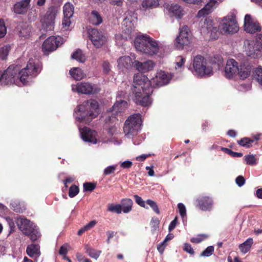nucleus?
<instances>
[{"instance_id":"nucleus-29","label":"nucleus","mask_w":262,"mask_h":262,"mask_svg":"<svg viewBox=\"0 0 262 262\" xmlns=\"http://www.w3.org/2000/svg\"><path fill=\"white\" fill-rule=\"evenodd\" d=\"M159 5V0H143L141 4V9L147 10L157 8Z\"/></svg>"},{"instance_id":"nucleus-32","label":"nucleus","mask_w":262,"mask_h":262,"mask_svg":"<svg viewBox=\"0 0 262 262\" xmlns=\"http://www.w3.org/2000/svg\"><path fill=\"white\" fill-rule=\"evenodd\" d=\"M253 243V240L252 238H248L243 243L239 246V248L243 253H246L250 250Z\"/></svg>"},{"instance_id":"nucleus-35","label":"nucleus","mask_w":262,"mask_h":262,"mask_svg":"<svg viewBox=\"0 0 262 262\" xmlns=\"http://www.w3.org/2000/svg\"><path fill=\"white\" fill-rule=\"evenodd\" d=\"M169 11L178 18H180L183 14L182 8L178 5H171Z\"/></svg>"},{"instance_id":"nucleus-39","label":"nucleus","mask_w":262,"mask_h":262,"mask_svg":"<svg viewBox=\"0 0 262 262\" xmlns=\"http://www.w3.org/2000/svg\"><path fill=\"white\" fill-rule=\"evenodd\" d=\"M71 57L72 58L76 60L79 62H84L85 61V57L80 50H76L73 53Z\"/></svg>"},{"instance_id":"nucleus-51","label":"nucleus","mask_w":262,"mask_h":262,"mask_svg":"<svg viewBox=\"0 0 262 262\" xmlns=\"http://www.w3.org/2000/svg\"><path fill=\"white\" fill-rule=\"evenodd\" d=\"M134 197L136 203L138 205H139V206H140L142 207H144L145 208H148V207H146L145 205V202L143 201V200L142 199L141 197H140V196H139L138 195H134Z\"/></svg>"},{"instance_id":"nucleus-33","label":"nucleus","mask_w":262,"mask_h":262,"mask_svg":"<svg viewBox=\"0 0 262 262\" xmlns=\"http://www.w3.org/2000/svg\"><path fill=\"white\" fill-rule=\"evenodd\" d=\"M84 249L88 255L95 259H97L101 253V251L92 248L88 245L85 246Z\"/></svg>"},{"instance_id":"nucleus-30","label":"nucleus","mask_w":262,"mask_h":262,"mask_svg":"<svg viewBox=\"0 0 262 262\" xmlns=\"http://www.w3.org/2000/svg\"><path fill=\"white\" fill-rule=\"evenodd\" d=\"M132 59L128 56L121 57L118 60V67L120 69L123 70V69H127L131 66Z\"/></svg>"},{"instance_id":"nucleus-57","label":"nucleus","mask_w":262,"mask_h":262,"mask_svg":"<svg viewBox=\"0 0 262 262\" xmlns=\"http://www.w3.org/2000/svg\"><path fill=\"white\" fill-rule=\"evenodd\" d=\"M245 178L242 176H238L235 179V183L239 187L243 186L245 184Z\"/></svg>"},{"instance_id":"nucleus-43","label":"nucleus","mask_w":262,"mask_h":262,"mask_svg":"<svg viewBox=\"0 0 262 262\" xmlns=\"http://www.w3.org/2000/svg\"><path fill=\"white\" fill-rule=\"evenodd\" d=\"M160 223L159 220L157 218H152L150 221V225H151V232L152 234H154L155 232L158 230L159 228V225Z\"/></svg>"},{"instance_id":"nucleus-60","label":"nucleus","mask_w":262,"mask_h":262,"mask_svg":"<svg viewBox=\"0 0 262 262\" xmlns=\"http://www.w3.org/2000/svg\"><path fill=\"white\" fill-rule=\"evenodd\" d=\"M132 162L130 161H125L120 163V167L122 168H129L132 166Z\"/></svg>"},{"instance_id":"nucleus-58","label":"nucleus","mask_w":262,"mask_h":262,"mask_svg":"<svg viewBox=\"0 0 262 262\" xmlns=\"http://www.w3.org/2000/svg\"><path fill=\"white\" fill-rule=\"evenodd\" d=\"M102 68L104 73H108L111 69L110 63L107 61H104L102 63Z\"/></svg>"},{"instance_id":"nucleus-54","label":"nucleus","mask_w":262,"mask_h":262,"mask_svg":"<svg viewBox=\"0 0 262 262\" xmlns=\"http://www.w3.org/2000/svg\"><path fill=\"white\" fill-rule=\"evenodd\" d=\"M183 250L190 254V255H193L194 253V251L193 248L191 247V246L188 243L184 244Z\"/></svg>"},{"instance_id":"nucleus-27","label":"nucleus","mask_w":262,"mask_h":262,"mask_svg":"<svg viewBox=\"0 0 262 262\" xmlns=\"http://www.w3.org/2000/svg\"><path fill=\"white\" fill-rule=\"evenodd\" d=\"M27 254L31 257H38L40 255V246L38 244H31L26 249Z\"/></svg>"},{"instance_id":"nucleus-8","label":"nucleus","mask_w":262,"mask_h":262,"mask_svg":"<svg viewBox=\"0 0 262 262\" xmlns=\"http://www.w3.org/2000/svg\"><path fill=\"white\" fill-rule=\"evenodd\" d=\"M125 15L122 24L124 28L121 36L122 39L127 40L132 39L136 34L135 28L137 21V15L132 11L127 12Z\"/></svg>"},{"instance_id":"nucleus-44","label":"nucleus","mask_w":262,"mask_h":262,"mask_svg":"<svg viewBox=\"0 0 262 262\" xmlns=\"http://www.w3.org/2000/svg\"><path fill=\"white\" fill-rule=\"evenodd\" d=\"M178 208L179 212L182 218L183 221L184 222L185 218L186 217V207L183 203H180L178 204Z\"/></svg>"},{"instance_id":"nucleus-49","label":"nucleus","mask_w":262,"mask_h":262,"mask_svg":"<svg viewBox=\"0 0 262 262\" xmlns=\"http://www.w3.org/2000/svg\"><path fill=\"white\" fill-rule=\"evenodd\" d=\"M117 166V165H113L107 166L104 169V174L108 175L113 173L116 170Z\"/></svg>"},{"instance_id":"nucleus-28","label":"nucleus","mask_w":262,"mask_h":262,"mask_svg":"<svg viewBox=\"0 0 262 262\" xmlns=\"http://www.w3.org/2000/svg\"><path fill=\"white\" fill-rule=\"evenodd\" d=\"M119 204L122 212L124 213H128L132 210L133 202L130 199L125 198L121 200Z\"/></svg>"},{"instance_id":"nucleus-13","label":"nucleus","mask_w":262,"mask_h":262,"mask_svg":"<svg viewBox=\"0 0 262 262\" xmlns=\"http://www.w3.org/2000/svg\"><path fill=\"white\" fill-rule=\"evenodd\" d=\"M64 42V39L59 36H50L43 42L42 50L45 54L53 52Z\"/></svg>"},{"instance_id":"nucleus-19","label":"nucleus","mask_w":262,"mask_h":262,"mask_svg":"<svg viewBox=\"0 0 262 262\" xmlns=\"http://www.w3.org/2000/svg\"><path fill=\"white\" fill-rule=\"evenodd\" d=\"M196 206L204 211H211L213 207L212 198L209 196L201 195L196 199Z\"/></svg>"},{"instance_id":"nucleus-9","label":"nucleus","mask_w":262,"mask_h":262,"mask_svg":"<svg viewBox=\"0 0 262 262\" xmlns=\"http://www.w3.org/2000/svg\"><path fill=\"white\" fill-rule=\"evenodd\" d=\"M244 49L247 56L256 58L262 52V34H258L255 40L245 39Z\"/></svg>"},{"instance_id":"nucleus-48","label":"nucleus","mask_w":262,"mask_h":262,"mask_svg":"<svg viewBox=\"0 0 262 262\" xmlns=\"http://www.w3.org/2000/svg\"><path fill=\"white\" fill-rule=\"evenodd\" d=\"M146 203L152 209V210L156 213H157V214L160 213V210L159 209L158 205L155 201H154L148 199L146 201Z\"/></svg>"},{"instance_id":"nucleus-17","label":"nucleus","mask_w":262,"mask_h":262,"mask_svg":"<svg viewBox=\"0 0 262 262\" xmlns=\"http://www.w3.org/2000/svg\"><path fill=\"white\" fill-rule=\"evenodd\" d=\"M72 90L73 92L83 94H94L97 91L91 83L83 82H78L75 85L73 84Z\"/></svg>"},{"instance_id":"nucleus-21","label":"nucleus","mask_w":262,"mask_h":262,"mask_svg":"<svg viewBox=\"0 0 262 262\" xmlns=\"http://www.w3.org/2000/svg\"><path fill=\"white\" fill-rule=\"evenodd\" d=\"M16 223L20 230L25 234L29 235L36 226L29 220L19 217L17 219Z\"/></svg>"},{"instance_id":"nucleus-56","label":"nucleus","mask_w":262,"mask_h":262,"mask_svg":"<svg viewBox=\"0 0 262 262\" xmlns=\"http://www.w3.org/2000/svg\"><path fill=\"white\" fill-rule=\"evenodd\" d=\"M5 219L9 225L10 230H13L15 228V224L13 219L9 216H6L5 217Z\"/></svg>"},{"instance_id":"nucleus-38","label":"nucleus","mask_w":262,"mask_h":262,"mask_svg":"<svg viewBox=\"0 0 262 262\" xmlns=\"http://www.w3.org/2000/svg\"><path fill=\"white\" fill-rule=\"evenodd\" d=\"M11 49V46L9 45H6L0 48V58L5 60L7 58L9 53Z\"/></svg>"},{"instance_id":"nucleus-15","label":"nucleus","mask_w":262,"mask_h":262,"mask_svg":"<svg viewBox=\"0 0 262 262\" xmlns=\"http://www.w3.org/2000/svg\"><path fill=\"white\" fill-rule=\"evenodd\" d=\"M88 32L90 39L96 48H100L105 43L106 38L102 32L96 29H90Z\"/></svg>"},{"instance_id":"nucleus-62","label":"nucleus","mask_w":262,"mask_h":262,"mask_svg":"<svg viewBox=\"0 0 262 262\" xmlns=\"http://www.w3.org/2000/svg\"><path fill=\"white\" fill-rule=\"evenodd\" d=\"M123 1L124 0H110V4L113 5L121 7L122 6Z\"/></svg>"},{"instance_id":"nucleus-3","label":"nucleus","mask_w":262,"mask_h":262,"mask_svg":"<svg viewBox=\"0 0 262 262\" xmlns=\"http://www.w3.org/2000/svg\"><path fill=\"white\" fill-rule=\"evenodd\" d=\"M99 114V104L97 101L90 99L78 105L74 113L75 119L78 122H90Z\"/></svg>"},{"instance_id":"nucleus-26","label":"nucleus","mask_w":262,"mask_h":262,"mask_svg":"<svg viewBox=\"0 0 262 262\" xmlns=\"http://www.w3.org/2000/svg\"><path fill=\"white\" fill-rule=\"evenodd\" d=\"M216 2V0H210L209 2L205 5L204 8L199 11L198 17H200L209 14L215 6Z\"/></svg>"},{"instance_id":"nucleus-2","label":"nucleus","mask_w":262,"mask_h":262,"mask_svg":"<svg viewBox=\"0 0 262 262\" xmlns=\"http://www.w3.org/2000/svg\"><path fill=\"white\" fill-rule=\"evenodd\" d=\"M41 70V66L31 58L25 68L20 71L18 65L10 66L4 71H0V85L15 84L21 86L28 84L33 78L37 76Z\"/></svg>"},{"instance_id":"nucleus-34","label":"nucleus","mask_w":262,"mask_h":262,"mask_svg":"<svg viewBox=\"0 0 262 262\" xmlns=\"http://www.w3.org/2000/svg\"><path fill=\"white\" fill-rule=\"evenodd\" d=\"M74 7L70 3H67L63 7V15L64 17H72L74 14Z\"/></svg>"},{"instance_id":"nucleus-40","label":"nucleus","mask_w":262,"mask_h":262,"mask_svg":"<svg viewBox=\"0 0 262 262\" xmlns=\"http://www.w3.org/2000/svg\"><path fill=\"white\" fill-rule=\"evenodd\" d=\"M253 142V140H251L247 137H245L238 141L237 143L241 146L249 148L252 146Z\"/></svg>"},{"instance_id":"nucleus-1","label":"nucleus","mask_w":262,"mask_h":262,"mask_svg":"<svg viewBox=\"0 0 262 262\" xmlns=\"http://www.w3.org/2000/svg\"><path fill=\"white\" fill-rule=\"evenodd\" d=\"M171 77L170 74L163 71H158L156 77L151 81L142 74H135L134 76V84L131 88L134 95V101L143 106H149L152 103L150 97L153 92L151 83L157 86H162L167 84Z\"/></svg>"},{"instance_id":"nucleus-47","label":"nucleus","mask_w":262,"mask_h":262,"mask_svg":"<svg viewBox=\"0 0 262 262\" xmlns=\"http://www.w3.org/2000/svg\"><path fill=\"white\" fill-rule=\"evenodd\" d=\"M208 236L206 234H199L196 237H192L190 241L192 243L199 244L203 241L205 238H207Z\"/></svg>"},{"instance_id":"nucleus-55","label":"nucleus","mask_w":262,"mask_h":262,"mask_svg":"<svg viewBox=\"0 0 262 262\" xmlns=\"http://www.w3.org/2000/svg\"><path fill=\"white\" fill-rule=\"evenodd\" d=\"M185 62V59L182 56H178L176 58V69H177L182 67Z\"/></svg>"},{"instance_id":"nucleus-11","label":"nucleus","mask_w":262,"mask_h":262,"mask_svg":"<svg viewBox=\"0 0 262 262\" xmlns=\"http://www.w3.org/2000/svg\"><path fill=\"white\" fill-rule=\"evenodd\" d=\"M220 28L224 33H233L238 31V27L236 20V13L234 11L230 12L223 18Z\"/></svg>"},{"instance_id":"nucleus-42","label":"nucleus","mask_w":262,"mask_h":262,"mask_svg":"<svg viewBox=\"0 0 262 262\" xmlns=\"http://www.w3.org/2000/svg\"><path fill=\"white\" fill-rule=\"evenodd\" d=\"M31 232H30V233L29 234V235H27L28 236H29L30 239L32 241L34 242L36 240H37L40 237V233L38 231V229L37 228V227H35V228H33V230H32Z\"/></svg>"},{"instance_id":"nucleus-50","label":"nucleus","mask_w":262,"mask_h":262,"mask_svg":"<svg viewBox=\"0 0 262 262\" xmlns=\"http://www.w3.org/2000/svg\"><path fill=\"white\" fill-rule=\"evenodd\" d=\"M85 191H92L96 187V185L92 183L86 182L83 185Z\"/></svg>"},{"instance_id":"nucleus-6","label":"nucleus","mask_w":262,"mask_h":262,"mask_svg":"<svg viewBox=\"0 0 262 262\" xmlns=\"http://www.w3.org/2000/svg\"><path fill=\"white\" fill-rule=\"evenodd\" d=\"M224 76L228 79H232L238 75L241 79L247 78L251 72V67L245 64L238 63L233 59L227 60L224 69Z\"/></svg>"},{"instance_id":"nucleus-64","label":"nucleus","mask_w":262,"mask_h":262,"mask_svg":"<svg viewBox=\"0 0 262 262\" xmlns=\"http://www.w3.org/2000/svg\"><path fill=\"white\" fill-rule=\"evenodd\" d=\"M97 222L96 221H92L90 223H89L88 224L85 225V228L87 229V230H89L93 228L96 224Z\"/></svg>"},{"instance_id":"nucleus-24","label":"nucleus","mask_w":262,"mask_h":262,"mask_svg":"<svg viewBox=\"0 0 262 262\" xmlns=\"http://www.w3.org/2000/svg\"><path fill=\"white\" fill-rule=\"evenodd\" d=\"M89 23L94 26H99L103 22L100 13L97 10H93L88 15Z\"/></svg>"},{"instance_id":"nucleus-41","label":"nucleus","mask_w":262,"mask_h":262,"mask_svg":"<svg viewBox=\"0 0 262 262\" xmlns=\"http://www.w3.org/2000/svg\"><path fill=\"white\" fill-rule=\"evenodd\" d=\"M107 210L112 213H116L117 214H120L122 213V210L119 204H110L107 206Z\"/></svg>"},{"instance_id":"nucleus-45","label":"nucleus","mask_w":262,"mask_h":262,"mask_svg":"<svg viewBox=\"0 0 262 262\" xmlns=\"http://www.w3.org/2000/svg\"><path fill=\"white\" fill-rule=\"evenodd\" d=\"M214 251V247L210 246L207 247L200 254L201 257H209L211 256Z\"/></svg>"},{"instance_id":"nucleus-14","label":"nucleus","mask_w":262,"mask_h":262,"mask_svg":"<svg viewBox=\"0 0 262 262\" xmlns=\"http://www.w3.org/2000/svg\"><path fill=\"white\" fill-rule=\"evenodd\" d=\"M191 34L189 28L183 26L180 30L179 35L176 38V47L178 49H182L184 46L188 45L191 39Z\"/></svg>"},{"instance_id":"nucleus-4","label":"nucleus","mask_w":262,"mask_h":262,"mask_svg":"<svg viewBox=\"0 0 262 262\" xmlns=\"http://www.w3.org/2000/svg\"><path fill=\"white\" fill-rule=\"evenodd\" d=\"M213 63L202 55H196L192 60V67L189 70L192 73L199 78H206L213 74Z\"/></svg>"},{"instance_id":"nucleus-7","label":"nucleus","mask_w":262,"mask_h":262,"mask_svg":"<svg viewBox=\"0 0 262 262\" xmlns=\"http://www.w3.org/2000/svg\"><path fill=\"white\" fill-rule=\"evenodd\" d=\"M142 121L140 114H133L126 119L124 123L123 130L125 136L128 138H133L141 129Z\"/></svg>"},{"instance_id":"nucleus-25","label":"nucleus","mask_w":262,"mask_h":262,"mask_svg":"<svg viewBox=\"0 0 262 262\" xmlns=\"http://www.w3.org/2000/svg\"><path fill=\"white\" fill-rule=\"evenodd\" d=\"M10 205L11 209L17 213H23L26 209L25 203L17 199L11 200Z\"/></svg>"},{"instance_id":"nucleus-12","label":"nucleus","mask_w":262,"mask_h":262,"mask_svg":"<svg viewBox=\"0 0 262 262\" xmlns=\"http://www.w3.org/2000/svg\"><path fill=\"white\" fill-rule=\"evenodd\" d=\"M58 13V9L55 6L50 7L43 17L41 19V29L52 31L54 28L55 19Z\"/></svg>"},{"instance_id":"nucleus-10","label":"nucleus","mask_w":262,"mask_h":262,"mask_svg":"<svg viewBox=\"0 0 262 262\" xmlns=\"http://www.w3.org/2000/svg\"><path fill=\"white\" fill-rule=\"evenodd\" d=\"M201 33L204 35L209 36L210 39H216L219 36L217 25L210 18H205L200 22Z\"/></svg>"},{"instance_id":"nucleus-52","label":"nucleus","mask_w":262,"mask_h":262,"mask_svg":"<svg viewBox=\"0 0 262 262\" xmlns=\"http://www.w3.org/2000/svg\"><path fill=\"white\" fill-rule=\"evenodd\" d=\"M6 33L7 29L4 21L2 20H0V38L4 37Z\"/></svg>"},{"instance_id":"nucleus-46","label":"nucleus","mask_w":262,"mask_h":262,"mask_svg":"<svg viewBox=\"0 0 262 262\" xmlns=\"http://www.w3.org/2000/svg\"><path fill=\"white\" fill-rule=\"evenodd\" d=\"M79 193V188L75 185H72L69 188V196L70 198L75 196Z\"/></svg>"},{"instance_id":"nucleus-5","label":"nucleus","mask_w":262,"mask_h":262,"mask_svg":"<svg viewBox=\"0 0 262 262\" xmlns=\"http://www.w3.org/2000/svg\"><path fill=\"white\" fill-rule=\"evenodd\" d=\"M134 46L137 51L150 56L157 54L159 50L158 41L146 34L137 35Z\"/></svg>"},{"instance_id":"nucleus-22","label":"nucleus","mask_w":262,"mask_h":262,"mask_svg":"<svg viewBox=\"0 0 262 262\" xmlns=\"http://www.w3.org/2000/svg\"><path fill=\"white\" fill-rule=\"evenodd\" d=\"M31 0H21L16 3L13 6L14 12L18 14H25L30 6Z\"/></svg>"},{"instance_id":"nucleus-20","label":"nucleus","mask_w":262,"mask_h":262,"mask_svg":"<svg viewBox=\"0 0 262 262\" xmlns=\"http://www.w3.org/2000/svg\"><path fill=\"white\" fill-rule=\"evenodd\" d=\"M79 129L81 138L83 141L93 144L97 143V132L96 131L86 127L83 128L79 127Z\"/></svg>"},{"instance_id":"nucleus-18","label":"nucleus","mask_w":262,"mask_h":262,"mask_svg":"<svg viewBox=\"0 0 262 262\" xmlns=\"http://www.w3.org/2000/svg\"><path fill=\"white\" fill-rule=\"evenodd\" d=\"M244 29L247 33L254 34L261 30L259 24L252 19L250 14H246L244 18Z\"/></svg>"},{"instance_id":"nucleus-23","label":"nucleus","mask_w":262,"mask_h":262,"mask_svg":"<svg viewBox=\"0 0 262 262\" xmlns=\"http://www.w3.org/2000/svg\"><path fill=\"white\" fill-rule=\"evenodd\" d=\"M134 63L136 69L142 73L152 70L155 66V63L151 60H147L144 62L136 60Z\"/></svg>"},{"instance_id":"nucleus-16","label":"nucleus","mask_w":262,"mask_h":262,"mask_svg":"<svg viewBox=\"0 0 262 262\" xmlns=\"http://www.w3.org/2000/svg\"><path fill=\"white\" fill-rule=\"evenodd\" d=\"M127 106V103L126 101L123 100H118L114 104L112 107V114L111 115L108 113L105 117L106 122H114L116 120V115L121 113Z\"/></svg>"},{"instance_id":"nucleus-36","label":"nucleus","mask_w":262,"mask_h":262,"mask_svg":"<svg viewBox=\"0 0 262 262\" xmlns=\"http://www.w3.org/2000/svg\"><path fill=\"white\" fill-rule=\"evenodd\" d=\"M244 160L246 164L254 166L258 163V159L254 155L249 154L245 156Z\"/></svg>"},{"instance_id":"nucleus-59","label":"nucleus","mask_w":262,"mask_h":262,"mask_svg":"<svg viewBox=\"0 0 262 262\" xmlns=\"http://www.w3.org/2000/svg\"><path fill=\"white\" fill-rule=\"evenodd\" d=\"M178 221H177V217H176L173 220H172L168 226V231L169 232H171L176 227V225L177 224Z\"/></svg>"},{"instance_id":"nucleus-37","label":"nucleus","mask_w":262,"mask_h":262,"mask_svg":"<svg viewBox=\"0 0 262 262\" xmlns=\"http://www.w3.org/2000/svg\"><path fill=\"white\" fill-rule=\"evenodd\" d=\"M253 77L262 88V67H259L253 72Z\"/></svg>"},{"instance_id":"nucleus-63","label":"nucleus","mask_w":262,"mask_h":262,"mask_svg":"<svg viewBox=\"0 0 262 262\" xmlns=\"http://www.w3.org/2000/svg\"><path fill=\"white\" fill-rule=\"evenodd\" d=\"M67 252V246L65 245L61 246L59 250V254L60 255H66Z\"/></svg>"},{"instance_id":"nucleus-61","label":"nucleus","mask_w":262,"mask_h":262,"mask_svg":"<svg viewBox=\"0 0 262 262\" xmlns=\"http://www.w3.org/2000/svg\"><path fill=\"white\" fill-rule=\"evenodd\" d=\"M141 0H126V5L127 6L135 7Z\"/></svg>"},{"instance_id":"nucleus-53","label":"nucleus","mask_w":262,"mask_h":262,"mask_svg":"<svg viewBox=\"0 0 262 262\" xmlns=\"http://www.w3.org/2000/svg\"><path fill=\"white\" fill-rule=\"evenodd\" d=\"M71 18V17H64V16L63 17L62 25L63 28H64L65 30H68V29L71 24V21L70 20Z\"/></svg>"},{"instance_id":"nucleus-31","label":"nucleus","mask_w":262,"mask_h":262,"mask_svg":"<svg viewBox=\"0 0 262 262\" xmlns=\"http://www.w3.org/2000/svg\"><path fill=\"white\" fill-rule=\"evenodd\" d=\"M71 76L76 80H79L83 78L85 74L83 71L79 68H73L70 71Z\"/></svg>"}]
</instances>
